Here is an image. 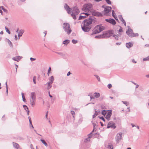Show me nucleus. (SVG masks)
Listing matches in <instances>:
<instances>
[{"label": "nucleus", "mask_w": 149, "mask_h": 149, "mask_svg": "<svg viewBox=\"0 0 149 149\" xmlns=\"http://www.w3.org/2000/svg\"><path fill=\"white\" fill-rule=\"evenodd\" d=\"M100 96V93H94V96L95 97L97 98Z\"/></svg>", "instance_id": "22"}, {"label": "nucleus", "mask_w": 149, "mask_h": 149, "mask_svg": "<svg viewBox=\"0 0 149 149\" xmlns=\"http://www.w3.org/2000/svg\"><path fill=\"white\" fill-rule=\"evenodd\" d=\"M40 141L45 146H47V143L44 140L41 139H40Z\"/></svg>", "instance_id": "23"}, {"label": "nucleus", "mask_w": 149, "mask_h": 149, "mask_svg": "<svg viewBox=\"0 0 149 149\" xmlns=\"http://www.w3.org/2000/svg\"><path fill=\"white\" fill-rule=\"evenodd\" d=\"M54 80V78L53 76H52L50 77V82H52V83H53V81Z\"/></svg>", "instance_id": "26"}, {"label": "nucleus", "mask_w": 149, "mask_h": 149, "mask_svg": "<svg viewBox=\"0 0 149 149\" xmlns=\"http://www.w3.org/2000/svg\"><path fill=\"white\" fill-rule=\"evenodd\" d=\"M30 60L31 61H35L36 60V58H31Z\"/></svg>", "instance_id": "41"}, {"label": "nucleus", "mask_w": 149, "mask_h": 149, "mask_svg": "<svg viewBox=\"0 0 149 149\" xmlns=\"http://www.w3.org/2000/svg\"><path fill=\"white\" fill-rule=\"evenodd\" d=\"M44 33L45 34V35L44 36H45L46 34H47V31H45L44 32Z\"/></svg>", "instance_id": "47"}, {"label": "nucleus", "mask_w": 149, "mask_h": 149, "mask_svg": "<svg viewBox=\"0 0 149 149\" xmlns=\"http://www.w3.org/2000/svg\"><path fill=\"white\" fill-rule=\"evenodd\" d=\"M96 78L97 79H98V81H100V78L99 77V76H97V75H96Z\"/></svg>", "instance_id": "40"}, {"label": "nucleus", "mask_w": 149, "mask_h": 149, "mask_svg": "<svg viewBox=\"0 0 149 149\" xmlns=\"http://www.w3.org/2000/svg\"><path fill=\"white\" fill-rule=\"evenodd\" d=\"M92 22L93 20L91 19L84 20L81 24L82 30L86 32L89 31L91 28Z\"/></svg>", "instance_id": "1"}, {"label": "nucleus", "mask_w": 149, "mask_h": 149, "mask_svg": "<svg viewBox=\"0 0 149 149\" xmlns=\"http://www.w3.org/2000/svg\"><path fill=\"white\" fill-rule=\"evenodd\" d=\"M123 102V103L125 104L126 106H127L128 104H129V103L128 102Z\"/></svg>", "instance_id": "37"}, {"label": "nucleus", "mask_w": 149, "mask_h": 149, "mask_svg": "<svg viewBox=\"0 0 149 149\" xmlns=\"http://www.w3.org/2000/svg\"><path fill=\"white\" fill-rule=\"evenodd\" d=\"M132 126L133 127L134 126V125H133V124H132Z\"/></svg>", "instance_id": "63"}, {"label": "nucleus", "mask_w": 149, "mask_h": 149, "mask_svg": "<svg viewBox=\"0 0 149 149\" xmlns=\"http://www.w3.org/2000/svg\"><path fill=\"white\" fill-rule=\"evenodd\" d=\"M72 42L74 44H75L77 42V41L74 40H72Z\"/></svg>", "instance_id": "33"}, {"label": "nucleus", "mask_w": 149, "mask_h": 149, "mask_svg": "<svg viewBox=\"0 0 149 149\" xmlns=\"http://www.w3.org/2000/svg\"><path fill=\"white\" fill-rule=\"evenodd\" d=\"M119 32H122L123 31L121 27H120V29L119 30Z\"/></svg>", "instance_id": "38"}, {"label": "nucleus", "mask_w": 149, "mask_h": 149, "mask_svg": "<svg viewBox=\"0 0 149 149\" xmlns=\"http://www.w3.org/2000/svg\"><path fill=\"white\" fill-rule=\"evenodd\" d=\"M134 83V84H135V85H136V88H138V87H139V85L136 84L135 83Z\"/></svg>", "instance_id": "48"}, {"label": "nucleus", "mask_w": 149, "mask_h": 149, "mask_svg": "<svg viewBox=\"0 0 149 149\" xmlns=\"http://www.w3.org/2000/svg\"><path fill=\"white\" fill-rule=\"evenodd\" d=\"M113 30H109L104 32L103 34V36L104 38L109 37L113 34Z\"/></svg>", "instance_id": "8"}, {"label": "nucleus", "mask_w": 149, "mask_h": 149, "mask_svg": "<svg viewBox=\"0 0 149 149\" xmlns=\"http://www.w3.org/2000/svg\"><path fill=\"white\" fill-rule=\"evenodd\" d=\"M147 60H149V56H148L147 58Z\"/></svg>", "instance_id": "58"}, {"label": "nucleus", "mask_w": 149, "mask_h": 149, "mask_svg": "<svg viewBox=\"0 0 149 149\" xmlns=\"http://www.w3.org/2000/svg\"><path fill=\"white\" fill-rule=\"evenodd\" d=\"M13 146L14 147H15L17 148H19V146L18 144L17 143H15L13 142Z\"/></svg>", "instance_id": "19"}, {"label": "nucleus", "mask_w": 149, "mask_h": 149, "mask_svg": "<svg viewBox=\"0 0 149 149\" xmlns=\"http://www.w3.org/2000/svg\"><path fill=\"white\" fill-rule=\"evenodd\" d=\"M107 86L109 89H110L112 87V85L111 84H109Z\"/></svg>", "instance_id": "34"}, {"label": "nucleus", "mask_w": 149, "mask_h": 149, "mask_svg": "<svg viewBox=\"0 0 149 149\" xmlns=\"http://www.w3.org/2000/svg\"><path fill=\"white\" fill-rule=\"evenodd\" d=\"M114 37H115V38L117 40H118V36L115 35L113 36Z\"/></svg>", "instance_id": "35"}, {"label": "nucleus", "mask_w": 149, "mask_h": 149, "mask_svg": "<svg viewBox=\"0 0 149 149\" xmlns=\"http://www.w3.org/2000/svg\"><path fill=\"white\" fill-rule=\"evenodd\" d=\"M5 28L6 31L8 32V34H10V32L8 29L6 27H5Z\"/></svg>", "instance_id": "28"}, {"label": "nucleus", "mask_w": 149, "mask_h": 149, "mask_svg": "<svg viewBox=\"0 0 149 149\" xmlns=\"http://www.w3.org/2000/svg\"><path fill=\"white\" fill-rule=\"evenodd\" d=\"M112 15L113 16L114 18L116 20H118L117 17L115 15V13L114 10H113L112 11Z\"/></svg>", "instance_id": "20"}, {"label": "nucleus", "mask_w": 149, "mask_h": 149, "mask_svg": "<svg viewBox=\"0 0 149 149\" xmlns=\"http://www.w3.org/2000/svg\"><path fill=\"white\" fill-rule=\"evenodd\" d=\"M104 29V27L103 26L101 25L96 26L93 30V32L92 35L95 34L99 33L103 30Z\"/></svg>", "instance_id": "3"}, {"label": "nucleus", "mask_w": 149, "mask_h": 149, "mask_svg": "<svg viewBox=\"0 0 149 149\" xmlns=\"http://www.w3.org/2000/svg\"><path fill=\"white\" fill-rule=\"evenodd\" d=\"M51 70V68L50 67L48 69V73H47L48 75H49V73L50 72Z\"/></svg>", "instance_id": "36"}, {"label": "nucleus", "mask_w": 149, "mask_h": 149, "mask_svg": "<svg viewBox=\"0 0 149 149\" xmlns=\"http://www.w3.org/2000/svg\"><path fill=\"white\" fill-rule=\"evenodd\" d=\"M132 61L134 63H136V62L135 61V60L134 59H133L132 60Z\"/></svg>", "instance_id": "49"}, {"label": "nucleus", "mask_w": 149, "mask_h": 149, "mask_svg": "<svg viewBox=\"0 0 149 149\" xmlns=\"http://www.w3.org/2000/svg\"><path fill=\"white\" fill-rule=\"evenodd\" d=\"M36 99V94L35 92H32L31 93L30 101L32 106L33 107L35 105V101Z\"/></svg>", "instance_id": "5"}, {"label": "nucleus", "mask_w": 149, "mask_h": 149, "mask_svg": "<svg viewBox=\"0 0 149 149\" xmlns=\"http://www.w3.org/2000/svg\"><path fill=\"white\" fill-rule=\"evenodd\" d=\"M29 122H30V124L31 125L32 127L33 128V125H32V124L31 120V118H30V117H29Z\"/></svg>", "instance_id": "29"}, {"label": "nucleus", "mask_w": 149, "mask_h": 149, "mask_svg": "<svg viewBox=\"0 0 149 149\" xmlns=\"http://www.w3.org/2000/svg\"><path fill=\"white\" fill-rule=\"evenodd\" d=\"M110 97L111 99H113V97Z\"/></svg>", "instance_id": "62"}, {"label": "nucleus", "mask_w": 149, "mask_h": 149, "mask_svg": "<svg viewBox=\"0 0 149 149\" xmlns=\"http://www.w3.org/2000/svg\"><path fill=\"white\" fill-rule=\"evenodd\" d=\"M107 112L108 111L103 110L102 112V113L103 115L105 116Z\"/></svg>", "instance_id": "25"}, {"label": "nucleus", "mask_w": 149, "mask_h": 149, "mask_svg": "<svg viewBox=\"0 0 149 149\" xmlns=\"http://www.w3.org/2000/svg\"><path fill=\"white\" fill-rule=\"evenodd\" d=\"M92 6L91 4H85L82 8V10L84 11L89 13V14L92 10Z\"/></svg>", "instance_id": "4"}, {"label": "nucleus", "mask_w": 149, "mask_h": 149, "mask_svg": "<svg viewBox=\"0 0 149 149\" xmlns=\"http://www.w3.org/2000/svg\"><path fill=\"white\" fill-rule=\"evenodd\" d=\"M36 76H34L33 78V81L35 84H36Z\"/></svg>", "instance_id": "27"}, {"label": "nucleus", "mask_w": 149, "mask_h": 149, "mask_svg": "<svg viewBox=\"0 0 149 149\" xmlns=\"http://www.w3.org/2000/svg\"><path fill=\"white\" fill-rule=\"evenodd\" d=\"M126 33L129 36L131 37H136L138 35V34L134 33H133L132 30L130 29H129L128 30L126 31Z\"/></svg>", "instance_id": "7"}, {"label": "nucleus", "mask_w": 149, "mask_h": 149, "mask_svg": "<svg viewBox=\"0 0 149 149\" xmlns=\"http://www.w3.org/2000/svg\"><path fill=\"white\" fill-rule=\"evenodd\" d=\"M122 133H118L116 137V140L117 142H118L122 139Z\"/></svg>", "instance_id": "11"}, {"label": "nucleus", "mask_w": 149, "mask_h": 149, "mask_svg": "<svg viewBox=\"0 0 149 149\" xmlns=\"http://www.w3.org/2000/svg\"><path fill=\"white\" fill-rule=\"evenodd\" d=\"M127 149H131V148H128Z\"/></svg>", "instance_id": "64"}, {"label": "nucleus", "mask_w": 149, "mask_h": 149, "mask_svg": "<svg viewBox=\"0 0 149 149\" xmlns=\"http://www.w3.org/2000/svg\"><path fill=\"white\" fill-rule=\"evenodd\" d=\"M22 98H25V96L24 95V94L23 93H22Z\"/></svg>", "instance_id": "43"}, {"label": "nucleus", "mask_w": 149, "mask_h": 149, "mask_svg": "<svg viewBox=\"0 0 149 149\" xmlns=\"http://www.w3.org/2000/svg\"><path fill=\"white\" fill-rule=\"evenodd\" d=\"M100 118L101 119L105 121V119L103 117H101Z\"/></svg>", "instance_id": "44"}, {"label": "nucleus", "mask_w": 149, "mask_h": 149, "mask_svg": "<svg viewBox=\"0 0 149 149\" xmlns=\"http://www.w3.org/2000/svg\"><path fill=\"white\" fill-rule=\"evenodd\" d=\"M6 86L7 91L8 92V86H7V82H6Z\"/></svg>", "instance_id": "50"}, {"label": "nucleus", "mask_w": 149, "mask_h": 149, "mask_svg": "<svg viewBox=\"0 0 149 149\" xmlns=\"http://www.w3.org/2000/svg\"><path fill=\"white\" fill-rule=\"evenodd\" d=\"M128 111L129 112L130 111V108H128Z\"/></svg>", "instance_id": "59"}, {"label": "nucleus", "mask_w": 149, "mask_h": 149, "mask_svg": "<svg viewBox=\"0 0 149 149\" xmlns=\"http://www.w3.org/2000/svg\"><path fill=\"white\" fill-rule=\"evenodd\" d=\"M23 99V100L24 102H26V99H25V98H22Z\"/></svg>", "instance_id": "51"}, {"label": "nucleus", "mask_w": 149, "mask_h": 149, "mask_svg": "<svg viewBox=\"0 0 149 149\" xmlns=\"http://www.w3.org/2000/svg\"><path fill=\"white\" fill-rule=\"evenodd\" d=\"M1 8H2V9L5 12H6L7 11V10H6V9L4 8H3V6H2L1 7Z\"/></svg>", "instance_id": "39"}, {"label": "nucleus", "mask_w": 149, "mask_h": 149, "mask_svg": "<svg viewBox=\"0 0 149 149\" xmlns=\"http://www.w3.org/2000/svg\"><path fill=\"white\" fill-rule=\"evenodd\" d=\"M21 58L20 56H16L15 57H13L12 58L15 61H18Z\"/></svg>", "instance_id": "18"}, {"label": "nucleus", "mask_w": 149, "mask_h": 149, "mask_svg": "<svg viewBox=\"0 0 149 149\" xmlns=\"http://www.w3.org/2000/svg\"><path fill=\"white\" fill-rule=\"evenodd\" d=\"M90 15L89 13H82L80 14V15L79 18V19L80 20L83 19L87 17V16Z\"/></svg>", "instance_id": "9"}, {"label": "nucleus", "mask_w": 149, "mask_h": 149, "mask_svg": "<svg viewBox=\"0 0 149 149\" xmlns=\"http://www.w3.org/2000/svg\"><path fill=\"white\" fill-rule=\"evenodd\" d=\"M24 32L23 30H20L19 31L18 33V36L19 37H20L22 36Z\"/></svg>", "instance_id": "17"}, {"label": "nucleus", "mask_w": 149, "mask_h": 149, "mask_svg": "<svg viewBox=\"0 0 149 149\" xmlns=\"http://www.w3.org/2000/svg\"><path fill=\"white\" fill-rule=\"evenodd\" d=\"M90 138V137H88V138L86 139L84 141L86 142H87L88 141H89Z\"/></svg>", "instance_id": "31"}, {"label": "nucleus", "mask_w": 149, "mask_h": 149, "mask_svg": "<svg viewBox=\"0 0 149 149\" xmlns=\"http://www.w3.org/2000/svg\"><path fill=\"white\" fill-rule=\"evenodd\" d=\"M110 127H111L114 129L116 127V126L112 122H110L108 124L107 127L109 128Z\"/></svg>", "instance_id": "14"}, {"label": "nucleus", "mask_w": 149, "mask_h": 149, "mask_svg": "<svg viewBox=\"0 0 149 149\" xmlns=\"http://www.w3.org/2000/svg\"><path fill=\"white\" fill-rule=\"evenodd\" d=\"M16 71H17V68H18V65H16Z\"/></svg>", "instance_id": "55"}, {"label": "nucleus", "mask_w": 149, "mask_h": 149, "mask_svg": "<svg viewBox=\"0 0 149 149\" xmlns=\"http://www.w3.org/2000/svg\"><path fill=\"white\" fill-rule=\"evenodd\" d=\"M47 115H48V112H47L46 113V118H47Z\"/></svg>", "instance_id": "52"}, {"label": "nucleus", "mask_w": 149, "mask_h": 149, "mask_svg": "<svg viewBox=\"0 0 149 149\" xmlns=\"http://www.w3.org/2000/svg\"><path fill=\"white\" fill-rule=\"evenodd\" d=\"M1 13V14H2V11L1 9V7H0V13Z\"/></svg>", "instance_id": "53"}, {"label": "nucleus", "mask_w": 149, "mask_h": 149, "mask_svg": "<svg viewBox=\"0 0 149 149\" xmlns=\"http://www.w3.org/2000/svg\"><path fill=\"white\" fill-rule=\"evenodd\" d=\"M24 108L27 111V110H28V107L26 105H24L23 106Z\"/></svg>", "instance_id": "32"}, {"label": "nucleus", "mask_w": 149, "mask_h": 149, "mask_svg": "<svg viewBox=\"0 0 149 149\" xmlns=\"http://www.w3.org/2000/svg\"><path fill=\"white\" fill-rule=\"evenodd\" d=\"M133 43L132 42H129L126 44L127 47L128 48H130L133 45Z\"/></svg>", "instance_id": "15"}, {"label": "nucleus", "mask_w": 149, "mask_h": 149, "mask_svg": "<svg viewBox=\"0 0 149 149\" xmlns=\"http://www.w3.org/2000/svg\"><path fill=\"white\" fill-rule=\"evenodd\" d=\"M116 44L118 45H120V43H116Z\"/></svg>", "instance_id": "61"}, {"label": "nucleus", "mask_w": 149, "mask_h": 149, "mask_svg": "<svg viewBox=\"0 0 149 149\" xmlns=\"http://www.w3.org/2000/svg\"><path fill=\"white\" fill-rule=\"evenodd\" d=\"M64 29L67 32L68 34H70L72 31L70 28V25L67 23H64Z\"/></svg>", "instance_id": "6"}, {"label": "nucleus", "mask_w": 149, "mask_h": 149, "mask_svg": "<svg viewBox=\"0 0 149 149\" xmlns=\"http://www.w3.org/2000/svg\"><path fill=\"white\" fill-rule=\"evenodd\" d=\"M52 82H50V81L48 82L47 83V84H48V88L49 89L50 88L52 87Z\"/></svg>", "instance_id": "21"}, {"label": "nucleus", "mask_w": 149, "mask_h": 149, "mask_svg": "<svg viewBox=\"0 0 149 149\" xmlns=\"http://www.w3.org/2000/svg\"><path fill=\"white\" fill-rule=\"evenodd\" d=\"M22 2L26 0H20Z\"/></svg>", "instance_id": "60"}, {"label": "nucleus", "mask_w": 149, "mask_h": 149, "mask_svg": "<svg viewBox=\"0 0 149 149\" xmlns=\"http://www.w3.org/2000/svg\"><path fill=\"white\" fill-rule=\"evenodd\" d=\"M111 115V111H108L106 115L105 116V118L107 120H109Z\"/></svg>", "instance_id": "12"}, {"label": "nucleus", "mask_w": 149, "mask_h": 149, "mask_svg": "<svg viewBox=\"0 0 149 149\" xmlns=\"http://www.w3.org/2000/svg\"><path fill=\"white\" fill-rule=\"evenodd\" d=\"M70 72H69L67 74V76H68L70 74Z\"/></svg>", "instance_id": "45"}, {"label": "nucleus", "mask_w": 149, "mask_h": 149, "mask_svg": "<svg viewBox=\"0 0 149 149\" xmlns=\"http://www.w3.org/2000/svg\"><path fill=\"white\" fill-rule=\"evenodd\" d=\"M146 77H149V74L146 75Z\"/></svg>", "instance_id": "57"}, {"label": "nucleus", "mask_w": 149, "mask_h": 149, "mask_svg": "<svg viewBox=\"0 0 149 149\" xmlns=\"http://www.w3.org/2000/svg\"><path fill=\"white\" fill-rule=\"evenodd\" d=\"M15 39L16 40H17V36L16 35H15Z\"/></svg>", "instance_id": "46"}, {"label": "nucleus", "mask_w": 149, "mask_h": 149, "mask_svg": "<svg viewBox=\"0 0 149 149\" xmlns=\"http://www.w3.org/2000/svg\"><path fill=\"white\" fill-rule=\"evenodd\" d=\"M71 113L73 115H74L75 114V112L73 111H71Z\"/></svg>", "instance_id": "42"}, {"label": "nucleus", "mask_w": 149, "mask_h": 149, "mask_svg": "<svg viewBox=\"0 0 149 149\" xmlns=\"http://www.w3.org/2000/svg\"><path fill=\"white\" fill-rule=\"evenodd\" d=\"M49 96L51 97H52V96L50 94H49Z\"/></svg>", "instance_id": "54"}, {"label": "nucleus", "mask_w": 149, "mask_h": 149, "mask_svg": "<svg viewBox=\"0 0 149 149\" xmlns=\"http://www.w3.org/2000/svg\"><path fill=\"white\" fill-rule=\"evenodd\" d=\"M111 8L109 6H107L104 8V14L106 15H108L109 13L111 12Z\"/></svg>", "instance_id": "10"}, {"label": "nucleus", "mask_w": 149, "mask_h": 149, "mask_svg": "<svg viewBox=\"0 0 149 149\" xmlns=\"http://www.w3.org/2000/svg\"><path fill=\"white\" fill-rule=\"evenodd\" d=\"M28 110V111H27V113H28V115H29V111L28 110Z\"/></svg>", "instance_id": "56"}, {"label": "nucleus", "mask_w": 149, "mask_h": 149, "mask_svg": "<svg viewBox=\"0 0 149 149\" xmlns=\"http://www.w3.org/2000/svg\"><path fill=\"white\" fill-rule=\"evenodd\" d=\"M70 42V41L68 40H64L63 42V43L65 45H67Z\"/></svg>", "instance_id": "24"}, {"label": "nucleus", "mask_w": 149, "mask_h": 149, "mask_svg": "<svg viewBox=\"0 0 149 149\" xmlns=\"http://www.w3.org/2000/svg\"><path fill=\"white\" fill-rule=\"evenodd\" d=\"M119 18L122 21V22L124 24L125 26H126V22L123 19L121 15H119Z\"/></svg>", "instance_id": "16"}, {"label": "nucleus", "mask_w": 149, "mask_h": 149, "mask_svg": "<svg viewBox=\"0 0 149 149\" xmlns=\"http://www.w3.org/2000/svg\"><path fill=\"white\" fill-rule=\"evenodd\" d=\"M107 3L109 4H111V2L110 0H105Z\"/></svg>", "instance_id": "30"}, {"label": "nucleus", "mask_w": 149, "mask_h": 149, "mask_svg": "<svg viewBox=\"0 0 149 149\" xmlns=\"http://www.w3.org/2000/svg\"><path fill=\"white\" fill-rule=\"evenodd\" d=\"M64 8L68 14H70L72 13L71 15L73 17V19H76V15H77L79 13V10L77 8L74 7L73 8V11L72 12L71 11V9L67 4H66L65 5Z\"/></svg>", "instance_id": "2"}, {"label": "nucleus", "mask_w": 149, "mask_h": 149, "mask_svg": "<svg viewBox=\"0 0 149 149\" xmlns=\"http://www.w3.org/2000/svg\"><path fill=\"white\" fill-rule=\"evenodd\" d=\"M106 21L112 24L113 25H115L116 24L115 21L113 19H106Z\"/></svg>", "instance_id": "13"}]
</instances>
